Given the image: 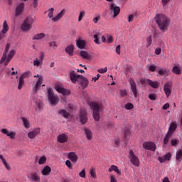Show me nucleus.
<instances>
[{
  "label": "nucleus",
  "instance_id": "864d4df0",
  "mask_svg": "<svg viewBox=\"0 0 182 182\" xmlns=\"http://www.w3.org/2000/svg\"><path fill=\"white\" fill-rule=\"evenodd\" d=\"M3 164L6 168V170H8V171H11V165H9V164H8V162L6 161L5 162H3Z\"/></svg>",
  "mask_w": 182,
  "mask_h": 182
},
{
  "label": "nucleus",
  "instance_id": "f8f14e48",
  "mask_svg": "<svg viewBox=\"0 0 182 182\" xmlns=\"http://www.w3.org/2000/svg\"><path fill=\"white\" fill-rule=\"evenodd\" d=\"M55 90L58 92V93H61L64 96H68V95H70V90L63 88V85L57 84L55 87Z\"/></svg>",
  "mask_w": 182,
  "mask_h": 182
},
{
  "label": "nucleus",
  "instance_id": "4c0bfd02",
  "mask_svg": "<svg viewBox=\"0 0 182 182\" xmlns=\"http://www.w3.org/2000/svg\"><path fill=\"white\" fill-rule=\"evenodd\" d=\"M173 73H175V75H181V70L180 69V67L178 66H174L172 69Z\"/></svg>",
  "mask_w": 182,
  "mask_h": 182
},
{
  "label": "nucleus",
  "instance_id": "9b49d317",
  "mask_svg": "<svg viewBox=\"0 0 182 182\" xmlns=\"http://www.w3.org/2000/svg\"><path fill=\"white\" fill-rule=\"evenodd\" d=\"M129 159L131 163L133 164L134 166H136V167L140 166V161L139 160V157L134 155V152H133V150L132 149L129 151Z\"/></svg>",
  "mask_w": 182,
  "mask_h": 182
},
{
  "label": "nucleus",
  "instance_id": "7c9ffc66",
  "mask_svg": "<svg viewBox=\"0 0 182 182\" xmlns=\"http://www.w3.org/2000/svg\"><path fill=\"white\" fill-rule=\"evenodd\" d=\"M80 55L83 58V59H90L92 58V55H90V53H89L85 50H82L80 53Z\"/></svg>",
  "mask_w": 182,
  "mask_h": 182
},
{
  "label": "nucleus",
  "instance_id": "aec40b11",
  "mask_svg": "<svg viewBox=\"0 0 182 182\" xmlns=\"http://www.w3.org/2000/svg\"><path fill=\"white\" fill-rule=\"evenodd\" d=\"M31 176L32 181L41 182V173L39 171L31 173Z\"/></svg>",
  "mask_w": 182,
  "mask_h": 182
},
{
  "label": "nucleus",
  "instance_id": "e433bc0d",
  "mask_svg": "<svg viewBox=\"0 0 182 182\" xmlns=\"http://www.w3.org/2000/svg\"><path fill=\"white\" fill-rule=\"evenodd\" d=\"M15 53H16V50H11L9 53L7 55V59H9V60H12V59L14 58V56H15Z\"/></svg>",
  "mask_w": 182,
  "mask_h": 182
},
{
  "label": "nucleus",
  "instance_id": "7ed1b4c3",
  "mask_svg": "<svg viewBox=\"0 0 182 182\" xmlns=\"http://www.w3.org/2000/svg\"><path fill=\"white\" fill-rule=\"evenodd\" d=\"M177 127H178V123H177V122L172 121L170 123L168 130L164 139V144H168V141H170L171 137H173V134H174V132L177 130Z\"/></svg>",
  "mask_w": 182,
  "mask_h": 182
},
{
  "label": "nucleus",
  "instance_id": "b1692460",
  "mask_svg": "<svg viewBox=\"0 0 182 182\" xmlns=\"http://www.w3.org/2000/svg\"><path fill=\"white\" fill-rule=\"evenodd\" d=\"M76 45L79 49H85V48H86V41L79 38L76 41Z\"/></svg>",
  "mask_w": 182,
  "mask_h": 182
},
{
  "label": "nucleus",
  "instance_id": "bf43d9fd",
  "mask_svg": "<svg viewBox=\"0 0 182 182\" xmlns=\"http://www.w3.org/2000/svg\"><path fill=\"white\" fill-rule=\"evenodd\" d=\"M119 92L122 97H124V96H127V91L126 90H120Z\"/></svg>",
  "mask_w": 182,
  "mask_h": 182
},
{
  "label": "nucleus",
  "instance_id": "1a4fd4ad",
  "mask_svg": "<svg viewBox=\"0 0 182 182\" xmlns=\"http://www.w3.org/2000/svg\"><path fill=\"white\" fill-rule=\"evenodd\" d=\"M129 85L131 86V92L133 93L134 97L139 96V90H137V85H136V82L132 77L129 79Z\"/></svg>",
  "mask_w": 182,
  "mask_h": 182
},
{
  "label": "nucleus",
  "instance_id": "ddd939ff",
  "mask_svg": "<svg viewBox=\"0 0 182 182\" xmlns=\"http://www.w3.org/2000/svg\"><path fill=\"white\" fill-rule=\"evenodd\" d=\"M143 147L145 150H151V151H156V144L151 141H146L143 144Z\"/></svg>",
  "mask_w": 182,
  "mask_h": 182
},
{
  "label": "nucleus",
  "instance_id": "0eeeda50",
  "mask_svg": "<svg viewBox=\"0 0 182 182\" xmlns=\"http://www.w3.org/2000/svg\"><path fill=\"white\" fill-rule=\"evenodd\" d=\"M34 77H38V79L33 85L32 90L34 93H38V92L41 90L42 83H43V77H42V75H39L38 74H37L36 75H34Z\"/></svg>",
  "mask_w": 182,
  "mask_h": 182
},
{
  "label": "nucleus",
  "instance_id": "5701e85b",
  "mask_svg": "<svg viewBox=\"0 0 182 182\" xmlns=\"http://www.w3.org/2000/svg\"><path fill=\"white\" fill-rule=\"evenodd\" d=\"M171 159V154L168 153L165 154L164 156H159L158 158L159 161L161 163H164V161H169V160Z\"/></svg>",
  "mask_w": 182,
  "mask_h": 182
},
{
  "label": "nucleus",
  "instance_id": "4468645a",
  "mask_svg": "<svg viewBox=\"0 0 182 182\" xmlns=\"http://www.w3.org/2000/svg\"><path fill=\"white\" fill-rule=\"evenodd\" d=\"M110 11L111 14H114V18H116L119 14H120V7L117 6L116 4L111 3L110 4Z\"/></svg>",
  "mask_w": 182,
  "mask_h": 182
},
{
  "label": "nucleus",
  "instance_id": "a18cd8bd",
  "mask_svg": "<svg viewBox=\"0 0 182 182\" xmlns=\"http://www.w3.org/2000/svg\"><path fill=\"white\" fill-rule=\"evenodd\" d=\"M151 42H153V40L151 38V36H149L146 38V48H149L151 46Z\"/></svg>",
  "mask_w": 182,
  "mask_h": 182
},
{
  "label": "nucleus",
  "instance_id": "338daca9",
  "mask_svg": "<svg viewBox=\"0 0 182 182\" xmlns=\"http://www.w3.org/2000/svg\"><path fill=\"white\" fill-rule=\"evenodd\" d=\"M149 98L150 99V100H156V95L155 94H150L149 95Z\"/></svg>",
  "mask_w": 182,
  "mask_h": 182
},
{
  "label": "nucleus",
  "instance_id": "412c9836",
  "mask_svg": "<svg viewBox=\"0 0 182 182\" xmlns=\"http://www.w3.org/2000/svg\"><path fill=\"white\" fill-rule=\"evenodd\" d=\"M68 158L74 164L77 163V155L75 152H70L68 155Z\"/></svg>",
  "mask_w": 182,
  "mask_h": 182
},
{
  "label": "nucleus",
  "instance_id": "49530a36",
  "mask_svg": "<svg viewBox=\"0 0 182 182\" xmlns=\"http://www.w3.org/2000/svg\"><path fill=\"white\" fill-rule=\"evenodd\" d=\"M124 107L127 110H132V109L134 107V105L130 102H128L124 105Z\"/></svg>",
  "mask_w": 182,
  "mask_h": 182
},
{
  "label": "nucleus",
  "instance_id": "6ab92c4d",
  "mask_svg": "<svg viewBox=\"0 0 182 182\" xmlns=\"http://www.w3.org/2000/svg\"><path fill=\"white\" fill-rule=\"evenodd\" d=\"M57 140L58 143H67L69 140V136L65 134H60L57 136Z\"/></svg>",
  "mask_w": 182,
  "mask_h": 182
},
{
  "label": "nucleus",
  "instance_id": "72a5a7b5",
  "mask_svg": "<svg viewBox=\"0 0 182 182\" xmlns=\"http://www.w3.org/2000/svg\"><path fill=\"white\" fill-rule=\"evenodd\" d=\"M43 38H45V33H41L34 35V36L33 37V41H41V39H43Z\"/></svg>",
  "mask_w": 182,
  "mask_h": 182
},
{
  "label": "nucleus",
  "instance_id": "052dcab7",
  "mask_svg": "<svg viewBox=\"0 0 182 182\" xmlns=\"http://www.w3.org/2000/svg\"><path fill=\"white\" fill-rule=\"evenodd\" d=\"M97 72L99 73H106V72H107V67H105V68H100L97 70Z\"/></svg>",
  "mask_w": 182,
  "mask_h": 182
},
{
  "label": "nucleus",
  "instance_id": "774afa93",
  "mask_svg": "<svg viewBox=\"0 0 182 182\" xmlns=\"http://www.w3.org/2000/svg\"><path fill=\"white\" fill-rule=\"evenodd\" d=\"M110 181L111 182H117V180L116 179V176L114 175H111Z\"/></svg>",
  "mask_w": 182,
  "mask_h": 182
},
{
  "label": "nucleus",
  "instance_id": "bb28decb",
  "mask_svg": "<svg viewBox=\"0 0 182 182\" xmlns=\"http://www.w3.org/2000/svg\"><path fill=\"white\" fill-rule=\"evenodd\" d=\"M51 171H52V168H50V166H46L41 171V174L43 176H49Z\"/></svg>",
  "mask_w": 182,
  "mask_h": 182
},
{
  "label": "nucleus",
  "instance_id": "e2e57ef3",
  "mask_svg": "<svg viewBox=\"0 0 182 182\" xmlns=\"http://www.w3.org/2000/svg\"><path fill=\"white\" fill-rule=\"evenodd\" d=\"M156 69H157V67L154 65H150L149 68V70H150V72H156Z\"/></svg>",
  "mask_w": 182,
  "mask_h": 182
},
{
  "label": "nucleus",
  "instance_id": "6e6d98bb",
  "mask_svg": "<svg viewBox=\"0 0 182 182\" xmlns=\"http://www.w3.org/2000/svg\"><path fill=\"white\" fill-rule=\"evenodd\" d=\"M80 177L82 178H86V170L82 169V171L79 173Z\"/></svg>",
  "mask_w": 182,
  "mask_h": 182
},
{
  "label": "nucleus",
  "instance_id": "6e6552de",
  "mask_svg": "<svg viewBox=\"0 0 182 182\" xmlns=\"http://www.w3.org/2000/svg\"><path fill=\"white\" fill-rule=\"evenodd\" d=\"M36 93L33 92L31 96V100H33V102L36 103V110H37V112H42V110L43 109V102L38 100V97H36Z\"/></svg>",
  "mask_w": 182,
  "mask_h": 182
},
{
  "label": "nucleus",
  "instance_id": "13d9d810",
  "mask_svg": "<svg viewBox=\"0 0 182 182\" xmlns=\"http://www.w3.org/2000/svg\"><path fill=\"white\" fill-rule=\"evenodd\" d=\"M65 165L67 166V167H68V168H70V170H72V168H73V165H72V162H70V161L67 160L65 161Z\"/></svg>",
  "mask_w": 182,
  "mask_h": 182
},
{
  "label": "nucleus",
  "instance_id": "f704fd0d",
  "mask_svg": "<svg viewBox=\"0 0 182 182\" xmlns=\"http://www.w3.org/2000/svg\"><path fill=\"white\" fill-rule=\"evenodd\" d=\"M180 143V141L177 138H173L171 139V146L173 147H177Z\"/></svg>",
  "mask_w": 182,
  "mask_h": 182
},
{
  "label": "nucleus",
  "instance_id": "603ef678",
  "mask_svg": "<svg viewBox=\"0 0 182 182\" xmlns=\"http://www.w3.org/2000/svg\"><path fill=\"white\" fill-rule=\"evenodd\" d=\"M42 62L39 60V59H38V58H36L34 61H33V66H38V67H39V66H41V65H42Z\"/></svg>",
  "mask_w": 182,
  "mask_h": 182
},
{
  "label": "nucleus",
  "instance_id": "9d476101",
  "mask_svg": "<svg viewBox=\"0 0 182 182\" xmlns=\"http://www.w3.org/2000/svg\"><path fill=\"white\" fill-rule=\"evenodd\" d=\"M171 89H173V82L168 81L164 84V92L166 97H170V95H171Z\"/></svg>",
  "mask_w": 182,
  "mask_h": 182
},
{
  "label": "nucleus",
  "instance_id": "f03ea898",
  "mask_svg": "<svg viewBox=\"0 0 182 182\" xmlns=\"http://www.w3.org/2000/svg\"><path fill=\"white\" fill-rule=\"evenodd\" d=\"M70 80L72 83H77L82 89H86L89 85V80L82 75H77L75 70L70 72Z\"/></svg>",
  "mask_w": 182,
  "mask_h": 182
},
{
  "label": "nucleus",
  "instance_id": "dca6fc26",
  "mask_svg": "<svg viewBox=\"0 0 182 182\" xmlns=\"http://www.w3.org/2000/svg\"><path fill=\"white\" fill-rule=\"evenodd\" d=\"M25 11V3H20L16 8V16H21Z\"/></svg>",
  "mask_w": 182,
  "mask_h": 182
},
{
  "label": "nucleus",
  "instance_id": "37998d69",
  "mask_svg": "<svg viewBox=\"0 0 182 182\" xmlns=\"http://www.w3.org/2000/svg\"><path fill=\"white\" fill-rule=\"evenodd\" d=\"M8 54H6V53H4L2 57L0 59V64L2 65V63H4L5 62V60H6Z\"/></svg>",
  "mask_w": 182,
  "mask_h": 182
},
{
  "label": "nucleus",
  "instance_id": "cd10ccee",
  "mask_svg": "<svg viewBox=\"0 0 182 182\" xmlns=\"http://www.w3.org/2000/svg\"><path fill=\"white\" fill-rule=\"evenodd\" d=\"M75 50V46L73 45H69L65 48V52L69 56H73V52Z\"/></svg>",
  "mask_w": 182,
  "mask_h": 182
},
{
  "label": "nucleus",
  "instance_id": "423d86ee",
  "mask_svg": "<svg viewBox=\"0 0 182 182\" xmlns=\"http://www.w3.org/2000/svg\"><path fill=\"white\" fill-rule=\"evenodd\" d=\"M48 97L52 106H56L57 103H59V97L55 95L52 88L48 89Z\"/></svg>",
  "mask_w": 182,
  "mask_h": 182
},
{
  "label": "nucleus",
  "instance_id": "2f4dec72",
  "mask_svg": "<svg viewBox=\"0 0 182 182\" xmlns=\"http://www.w3.org/2000/svg\"><path fill=\"white\" fill-rule=\"evenodd\" d=\"M58 113H59V114L63 116V117H64L65 119H69V116H70V114L69 112H68V111H66L65 109H60L58 112Z\"/></svg>",
  "mask_w": 182,
  "mask_h": 182
},
{
  "label": "nucleus",
  "instance_id": "a19ab883",
  "mask_svg": "<svg viewBox=\"0 0 182 182\" xmlns=\"http://www.w3.org/2000/svg\"><path fill=\"white\" fill-rule=\"evenodd\" d=\"M29 76H32V73L31 71H26V73H23L20 77L25 79L26 77H29Z\"/></svg>",
  "mask_w": 182,
  "mask_h": 182
},
{
  "label": "nucleus",
  "instance_id": "79ce46f5",
  "mask_svg": "<svg viewBox=\"0 0 182 182\" xmlns=\"http://www.w3.org/2000/svg\"><path fill=\"white\" fill-rule=\"evenodd\" d=\"M46 163V156H42L38 160V164L42 165Z\"/></svg>",
  "mask_w": 182,
  "mask_h": 182
},
{
  "label": "nucleus",
  "instance_id": "c9c22d12",
  "mask_svg": "<svg viewBox=\"0 0 182 182\" xmlns=\"http://www.w3.org/2000/svg\"><path fill=\"white\" fill-rule=\"evenodd\" d=\"M176 159L177 160V161H182V149H179L177 151Z\"/></svg>",
  "mask_w": 182,
  "mask_h": 182
},
{
  "label": "nucleus",
  "instance_id": "f3484780",
  "mask_svg": "<svg viewBox=\"0 0 182 182\" xmlns=\"http://www.w3.org/2000/svg\"><path fill=\"white\" fill-rule=\"evenodd\" d=\"M41 133V128H34L28 133V139H35Z\"/></svg>",
  "mask_w": 182,
  "mask_h": 182
},
{
  "label": "nucleus",
  "instance_id": "a211bd4d",
  "mask_svg": "<svg viewBox=\"0 0 182 182\" xmlns=\"http://www.w3.org/2000/svg\"><path fill=\"white\" fill-rule=\"evenodd\" d=\"M1 132L3 133V134H6L8 137H10L12 140L15 139V136H16V132H11L8 130V129H2L1 130Z\"/></svg>",
  "mask_w": 182,
  "mask_h": 182
},
{
  "label": "nucleus",
  "instance_id": "a878e982",
  "mask_svg": "<svg viewBox=\"0 0 182 182\" xmlns=\"http://www.w3.org/2000/svg\"><path fill=\"white\" fill-rule=\"evenodd\" d=\"M85 134L88 140L93 139V132L89 128H84Z\"/></svg>",
  "mask_w": 182,
  "mask_h": 182
},
{
  "label": "nucleus",
  "instance_id": "393cba45",
  "mask_svg": "<svg viewBox=\"0 0 182 182\" xmlns=\"http://www.w3.org/2000/svg\"><path fill=\"white\" fill-rule=\"evenodd\" d=\"M146 83H148V85H149V86H151V87H153L154 89H159V85H160L159 82L153 81L149 79L146 80Z\"/></svg>",
  "mask_w": 182,
  "mask_h": 182
},
{
  "label": "nucleus",
  "instance_id": "473e14b6",
  "mask_svg": "<svg viewBox=\"0 0 182 182\" xmlns=\"http://www.w3.org/2000/svg\"><path fill=\"white\" fill-rule=\"evenodd\" d=\"M21 120L26 129H29L31 127V122H29V120L28 119L25 117H21Z\"/></svg>",
  "mask_w": 182,
  "mask_h": 182
},
{
  "label": "nucleus",
  "instance_id": "0e129e2a",
  "mask_svg": "<svg viewBox=\"0 0 182 182\" xmlns=\"http://www.w3.org/2000/svg\"><path fill=\"white\" fill-rule=\"evenodd\" d=\"M99 21H100V16H97V17H94L92 19V22H94V23H97V22H99Z\"/></svg>",
  "mask_w": 182,
  "mask_h": 182
},
{
  "label": "nucleus",
  "instance_id": "680f3d73",
  "mask_svg": "<svg viewBox=\"0 0 182 182\" xmlns=\"http://www.w3.org/2000/svg\"><path fill=\"white\" fill-rule=\"evenodd\" d=\"M90 176L93 178H96V170H95V168L91 169V171H90Z\"/></svg>",
  "mask_w": 182,
  "mask_h": 182
},
{
  "label": "nucleus",
  "instance_id": "c756f323",
  "mask_svg": "<svg viewBox=\"0 0 182 182\" xmlns=\"http://www.w3.org/2000/svg\"><path fill=\"white\" fill-rule=\"evenodd\" d=\"M109 173H112V171H115L117 174H122V172L119 170V168L116 166V165H112L111 167L108 170Z\"/></svg>",
  "mask_w": 182,
  "mask_h": 182
},
{
  "label": "nucleus",
  "instance_id": "5fc2aeb1",
  "mask_svg": "<svg viewBox=\"0 0 182 182\" xmlns=\"http://www.w3.org/2000/svg\"><path fill=\"white\" fill-rule=\"evenodd\" d=\"M53 11H55V9L53 8H50V9H48V18H53Z\"/></svg>",
  "mask_w": 182,
  "mask_h": 182
},
{
  "label": "nucleus",
  "instance_id": "de8ad7c7",
  "mask_svg": "<svg viewBox=\"0 0 182 182\" xmlns=\"http://www.w3.org/2000/svg\"><path fill=\"white\" fill-rule=\"evenodd\" d=\"M93 38L95 43H96L97 45H100V40L99 39V36L97 34H95L93 36Z\"/></svg>",
  "mask_w": 182,
  "mask_h": 182
},
{
  "label": "nucleus",
  "instance_id": "3c124183",
  "mask_svg": "<svg viewBox=\"0 0 182 182\" xmlns=\"http://www.w3.org/2000/svg\"><path fill=\"white\" fill-rule=\"evenodd\" d=\"M85 15H86V12L85 11H82L80 13L79 17H78V22H80L82 19L85 17Z\"/></svg>",
  "mask_w": 182,
  "mask_h": 182
},
{
  "label": "nucleus",
  "instance_id": "c85d7f7f",
  "mask_svg": "<svg viewBox=\"0 0 182 182\" xmlns=\"http://www.w3.org/2000/svg\"><path fill=\"white\" fill-rule=\"evenodd\" d=\"M63 15H65V10H62L56 16L52 18L53 22H58V21L63 18Z\"/></svg>",
  "mask_w": 182,
  "mask_h": 182
},
{
  "label": "nucleus",
  "instance_id": "f257e3e1",
  "mask_svg": "<svg viewBox=\"0 0 182 182\" xmlns=\"http://www.w3.org/2000/svg\"><path fill=\"white\" fill-rule=\"evenodd\" d=\"M154 19L161 32L164 33L168 31V26H170V23L171 22L170 18L164 14H156Z\"/></svg>",
  "mask_w": 182,
  "mask_h": 182
},
{
  "label": "nucleus",
  "instance_id": "4d7b16f0",
  "mask_svg": "<svg viewBox=\"0 0 182 182\" xmlns=\"http://www.w3.org/2000/svg\"><path fill=\"white\" fill-rule=\"evenodd\" d=\"M49 46L50 48H53V49H57L58 48V44H56V42L55 41L50 42Z\"/></svg>",
  "mask_w": 182,
  "mask_h": 182
},
{
  "label": "nucleus",
  "instance_id": "58836bf2",
  "mask_svg": "<svg viewBox=\"0 0 182 182\" xmlns=\"http://www.w3.org/2000/svg\"><path fill=\"white\" fill-rule=\"evenodd\" d=\"M23 85H25V81L22 77H20L18 80V90H21V89H22V87H23Z\"/></svg>",
  "mask_w": 182,
  "mask_h": 182
},
{
  "label": "nucleus",
  "instance_id": "ea45409f",
  "mask_svg": "<svg viewBox=\"0 0 182 182\" xmlns=\"http://www.w3.org/2000/svg\"><path fill=\"white\" fill-rule=\"evenodd\" d=\"M132 134V132L130 131V129L126 127L124 129V136L125 137V139H127V137H129V136H130V134Z\"/></svg>",
  "mask_w": 182,
  "mask_h": 182
},
{
  "label": "nucleus",
  "instance_id": "39448f33",
  "mask_svg": "<svg viewBox=\"0 0 182 182\" xmlns=\"http://www.w3.org/2000/svg\"><path fill=\"white\" fill-rule=\"evenodd\" d=\"M35 22V17L28 16L21 24V29L24 32H29L32 29V24Z\"/></svg>",
  "mask_w": 182,
  "mask_h": 182
},
{
  "label": "nucleus",
  "instance_id": "8fccbe9b",
  "mask_svg": "<svg viewBox=\"0 0 182 182\" xmlns=\"http://www.w3.org/2000/svg\"><path fill=\"white\" fill-rule=\"evenodd\" d=\"M158 73L160 76H164V75H167V69H161L159 70Z\"/></svg>",
  "mask_w": 182,
  "mask_h": 182
},
{
  "label": "nucleus",
  "instance_id": "69168bd1",
  "mask_svg": "<svg viewBox=\"0 0 182 182\" xmlns=\"http://www.w3.org/2000/svg\"><path fill=\"white\" fill-rule=\"evenodd\" d=\"M134 19V14H130L128 16V22H133Z\"/></svg>",
  "mask_w": 182,
  "mask_h": 182
},
{
  "label": "nucleus",
  "instance_id": "09e8293b",
  "mask_svg": "<svg viewBox=\"0 0 182 182\" xmlns=\"http://www.w3.org/2000/svg\"><path fill=\"white\" fill-rule=\"evenodd\" d=\"M113 36L110 34H107V43H113Z\"/></svg>",
  "mask_w": 182,
  "mask_h": 182
},
{
  "label": "nucleus",
  "instance_id": "20e7f679",
  "mask_svg": "<svg viewBox=\"0 0 182 182\" xmlns=\"http://www.w3.org/2000/svg\"><path fill=\"white\" fill-rule=\"evenodd\" d=\"M90 106L93 112L92 115L94 120H95V122H99V120H100V110H102L103 105L97 104L96 102H91Z\"/></svg>",
  "mask_w": 182,
  "mask_h": 182
},
{
  "label": "nucleus",
  "instance_id": "4be33fe9",
  "mask_svg": "<svg viewBox=\"0 0 182 182\" xmlns=\"http://www.w3.org/2000/svg\"><path fill=\"white\" fill-rule=\"evenodd\" d=\"M3 25L4 27L2 29V32H0V41L4 38V36H5L4 34L9 31V27L8 26V23H6V21H4Z\"/></svg>",
  "mask_w": 182,
  "mask_h": 182
},
{
  "label": "nucleus",
  "instance_id": "c03bdc74",
  "mask_svg": "<svg viewBox=\"0 0 182 182\" xmlns=\"http://www.w3.org/2000/svg\"><path fill=\"white\" fill-rule=\"evenodd\" d=\"M8 54H6V53H4L2 57L0 59V64L2 65V63H4L5 62V60H6Z\"/></svg>",
  "mask_w": 182,
  "mask_h": 182
},
{
  "label": "nucleus",
  "instance_id": "2eb2a0df",
  "mask_svg": "<svg viewBox=\"0 0 182 182\" xmlns=\"http://www.w3.org/2000/svg\"><path fill=\"white\" fill-rule=\"evenodd\" d=\"M80 123L82 124H86V123H87V113L86 112V110H80Z\"/></svg>",
  "mask_w": 182,
  "mask_h": 182
}]
</instances>
